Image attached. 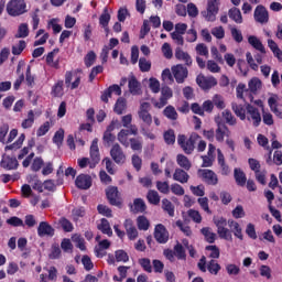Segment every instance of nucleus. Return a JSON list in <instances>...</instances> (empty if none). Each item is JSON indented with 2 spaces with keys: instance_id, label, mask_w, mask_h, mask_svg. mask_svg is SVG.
<instances>
[{
  "instance_id": "393cba45",
  "label": "nucleus",
  "mask_w": 282,
  "mask_h": 282,
  "mask_svg": "<svg viewBox=\"0 0 282 282\" xmlns=\"http://www.w3.org/2000/svg\"><path fill=\"white\" fill-rule=\"evenodd\" d=\"M97 229L108 237L113 236V230L111 228L110 221L107 218L100 219V224L97 225Z\"/></svg>"
},
{
  "instance_id": "69168bd1",
  "label": "nucleus",
  "mask_w": 282,
  "mask_h": 282,
  "mask_svg": "<svg viewBox=\"0 0 282 282\" xmlns=\"http://www.w3.org/2000/svg\"><path fill=\"white\" fill-rule=\"evenodd\" d=\"M230 33L231 37L236 43L240 44L241 42H243V34L241 33V30L234 26L230 29Z\"/></svg>"
},
{
  "instance_id": "864d4df0",
  "label": "nucleus",
  "mask_w": 282,
  "mask_h": 282,
  "mask_svg": "<svg viewBox=\"0 0 282 282\" xmlns=\"http://www.w3.org/2000/svg\"><path fill=\"white\" fill-rule=\"evenodd\" d=\"M97 59V54L95 53V51H89L85 57H84V63L85 66L87 68H90L91 66H94V64L96 63Z\"/></svg>"
},
{
  "instance_id": "680f3d73",
  "label": "nucleus",
  "mask_w": 282,
  "mask_h": 282,
  "mask_svg": "<svg viewBox=\"0 0 282 282\" xmlns=\"http://www.w3.org/2000/svg\"><path fill=\"white\" fill-rule=\"evenodd\" d=\"M205 250L210 251L209 258L212 259H219V256L221 254V252L219 251V247H217V245H208L206 246Z\"/></svg>"
},
{
  "instance_id": "8fccbe9b",
  "label": "nucleus",
  "mask_w": 282,
  "mask_h": 282,
  "mask_svg": "<svg viewBox=\"0 0 282 282\" xmlns=\"http://www.w3.org/2000/svg\"><path fill=\"white\" fill-rule=\"evenodd\" d=\"M45 165V162L42 156H35L33 159V162L31 164V171L34 173H37L42 170V167Z\"/></svg>"
},
{
  "instance_id": "aec40b11",
  "label": "nucleus",
  "mask_w": 282,
  "mask_h": 282,
  "mask_svg": "<svg viewBox=\"0 0 282 282\" xmlns=\"http://www.w3.org/2000/svg\"><path fill=\"white\" fill-rule=\"evenodd\" d=\"M0 166L7 171H14L19 167V161L17 158L7 155L1 159Z\"/></svg>"
},
{
  "instance_id": "39448f33",
  "label": "nucleus",
  "mask_w": 282,
  "mask_h": 282,
  "mask_svg": "<svg viewBox=\"0 0 282 282\" xmlns=\"http://www.w3.org/2000/svg\"><path fill=\"white\" fill-rule=\"evenodd\" d=\"M106 197L111 206L122 208L123 200L118 186H109L106 189Z\"/></svg>"
},
{
  "instance_id": "f03ea898",
  "label": "nucleus",
  "mask_w": 282,
  "mask_h": 282,
  "mask_svg": "<svg viewBox=\"0 0 282 282\" xmlns=\"http://www.w3.org/2000/svg\"><path fill=\"white\" fill-rule=\"evenodd\" d=\"M219 0H207L206 10L200 12V15L205 21L214 23L217 21V14H219Z\"/></svg>"
},
{
  "instance_id": "6e6552de",
  "label": "nucleus",
  "mask_w": 282,
  "mask_h": 282,
  "mask_svg": "<svg viewBox=\"0 0 282 282\" xmlns=\"http://www.w3.org/2000/svg\"><path fill=\"white\" fill-rule=\"evenodd\" d=\"M89 156H90L89 169H95L100 163V160H101L98 138H95L91 141Z\"/></svg>"
},
{
  "instance_id": "13d9d810",
  "label": "nucleus",
  "mask_w": 282,
  "mask_h": 282,
  "mask_svg": "<svg viewBox=\"0 0 282 282\" xmlns=\"http://www.w3.org/2000/svg\"><path fill=\"white\" fill-rule=\"evenodd\" d=\"M197 203L200 206V208L208 215H213V210L210 209V207L208 206V197L204 196V197H198L197 198Z\"/></svg>"
},
{
  "instance_id": "a18cd8bd",
  "label": "nucleus",
  "mask_w": 282,
  "mask_h": 282,
  "mask_svg": "<svg viewBox=\"0 0 282 282\" xmlns=\"http://www.w3.org/2000/svg\"><path fill=\"white\" fill-rule=\"evenodd\" d=\"M25 48H26V42L24 40H20L19 44L12 45L11 53L14 56H20Z\"/></svg>"
},
{
  "instance_id": "5fc2aeb1",
  "label": "nucleus",
  "mask_w": 282,
  "mask_h": 282,
  "mask_svg": "<svg viewBox=\"0 0 282 282\" xmlns=\"http://www.w3.org/2000/svg\"><path fill=\"white\" fill-rule=\"evenodd\" d=\"M152 68V62L148 61L145 57L139 58V69L141 73H149Z\"/></svg>"
},
{
  "instance_id": "a19ab883",
  "label": "nucleus",
  "mask_w": 282,
  "mask_h": 282,
  "mask_svg": "<svg viewBox=\"0 0 282 282\" xmlns=\"http://www.w3.org/2000/svg\"><path fill=\"white\" fill-rule=\"evenodd\" d=\"M111 21V15L109 13V10L108 8H105L104 9V12L101 13V15L99 17V24L106 29V31H109L108 30V26H109V23Z\"/></svg>"
},
{
  "instance_id": "bf43d9fd",
  "label": "nucleus",
  "mask_w": 282,
  "mask_h": 282,
  "mask_svg": "<svg viewBox=\"0 0 282 282\" xmlns=\"http://www.w3.org/2000/svg\"><path fill=\"white\" fill-rule=\"evenodd\" d=\"M139 264L145 272H148V273L153 272V267H152V262H151L150 258H140Z\"/></svg>"
},
{
  "instance_id": "de8ad7c7",
  "label": "nucleus",
  "mask_w": 282,
  "mask_h": 282,
  "mask_svg": "<svg viewBox=\"0 0 282 282\" xmlns=\"http://www.w3.org/2000/svg\"><path fill=\"white\" fill-rule=\"evenodd\" d=\"M164 141L167 145H174L176 142V134L174 129H169L163 134Z\"/></svg>"
},
{
  "instance_id": "dca6fc26",
  "label": "nucleus",
  "mask_w": 282,
  "mask_h": 282,
  "mask_svg": "<svg viewBox=\"0 0 282 282\" xmlns=\"http://www.w3.org/2000/svg\"><path fill=\"white\" fill-rule=\"evenodd\" d=\"M154 238L159 243H167L170 240L169 231L163 224H158L154 228Z\"/></svg>"
},
{
  "instance_id": "ddd939ff",
  "label": "nucleus",
  "mask_w": 282,
  "mask_h": 282,
  "mask_svg": "<svg viewBox=\"0 0 282 282\" xmlns=\"http://www.w3.org/2000/svg\"><path fill=\"white\" fill-rule=\"evenodd\" d=\"M253 19L257 23H260L262 25L268 24V22H270V13L263 4H259L254 9Z\"/></svg>"
},
{
  "instance_id": "4d7b16f0",
  "label": "nucleus",
  "mask_w": 282,
  "mask_h": 282,
  "mask_svg": "<svg viewBox=\"0 0 282 282\" xmlns=\"http://www.w3.org/2000/svg\"><path fill=\"white\" fill-rule=\"evenodd\" d=\"M223 118L226 120V123L231 127L237 124V118L229 109L223 111Z\"/></svg>"
},
{
  "instance_id": "4468645a",
  "label": "nucleus",
  "mask_w": 282,
  "mask_h": 282,
  "mask_svg": "<svg viewBox=\"0 0 282 282\" xmlns=\"http://www.w3.org/2000/svg\"><path fill=\"white\" fill-rule=\"evenodd\" d=\"M246 119L250 122L253 121V127L258 128L261 124V112L259 108L253 105L247 104V117Z\"/></svg>"
},
{
  "instance_id": "5701e85b",
  "label": "nucleus",
  "mask_w": 282,
  "mask_h": 282,
  "mask_svg": "<svg viewBox=\"0 0 282 282\" xmlns=\"http://www.w3.org/2000/svg\"><path fill=\"white\" fill-rule=\"evenodd\" d=\"M175 58L183 62L186 66L191 67L193 65V58L188 52H185L182 47H176Z\"/></svg>"
},
{
  "instance_id": "0eeeda50",
  "label": "nucleus",
  "mask_w": 282,
  "mask_h": 282,
  "mask_svg": "<svg viewBox=\"0 0 282 282\" xmlns=\"http://www.w3.org/2000/svg\"><path fill=\"white\" fill-rule=\"evenodd\" d=\"M78 73H82V69L77 68L75 70H66V73H65L66 88H69L70 90H76L79 88V86L82 84V76H77ZM74 77H75V80L73 82Z\"/></svg>"
},
{
  "instance_id": "4c0bfd02",
  "label": "nucleus",
  "mask_w": 282,
  "mask_h": 282,
  "mask_svg": "<svg viewBox=\"0 0 282 282\" xmlns=\"http://www.w3.org/2000/svg\"><path fill=\"white\" fill-rule=\"evenodd\" d=\"M147 199L151 205L158 206L161 203V196L158 191L149 189L147 194Z\"/></svg>"
},
{
  "instance_id": "a878e982",
  "label": "nucleus",
  "mask_w": 282,
  "mask_h": 282,
  "mask_svg": "<svg viewBox=\"0 0 282 282\" xmlns=\"http://www.w3.org/2000/svg\"><path fill=\"white\" fill-rule=\"evenodd\" d=\"M129 91L133 96L140 95L141 91V83L138 80L135 76H131L128 82Z\"/></svg>"
},
{
  "instance_id": "ea45409f",
  "label": "nucleus",
  "mask_w": 282,
  "mask_h": 282,
  "mask_svg": "<svg viewBox=\"0 0 282 282\" xmlns=\"http://www.w3.org/2000/svg\"><path fill=\"white\" fill-rule=\"evenodd\" d=\"M35 122V113L34 110H29L28 111V118H25L22 123L21 127L22 129L26 130V129H31L33 127Z\"/></svg>"
},
{
  "instance_id": "f8f14e48",
  "label": "nucleus",
  "mask_w": 282,
  "mask_h": 282,
  "mask_svg": "<svg viewBox=\"0 0 282 282\" xmlns=\"http://www.w3.org/2000/svg\"><path fill=\"white\" fill-rule=\"evenodd\" d=\"M172 73L177 84H184L189 75L188 68L183 64H177L173 66Z\"/></svg>"
},
{
  "instance_id": "e433bc0d",
  "label": "nucleus",
  "mask_w": 282,
  "mask_h": 282,
  "mask_svg": "<svg viewBox=\"0 0 282 282\" xmlns=\"http://www.w3.org/2000/svg\"><path fill=\"white\" fill-rule=\"evenodd\" d=\"M174 253L177 260H181V261L187 260L186 249L183 246V243H181L180 241H177V243L174 246Z\"/></svg>"
},
{
  "instance_id": "a211bd4d",
  "label": "nucleus",
  "mask_w": 282,
  "mask_h": 282,
  "mask_svg": "<svg viewBox=\"0 0 282 282\" xmlns=\"http://www.w3.org/2000/svg\"><path fill=\"white\" fill-rule=\"evenodd\" d=\"M226 137H230V129L228 128V126H226V123L218 122L217 129L215 131L216 141L223 143Z\"/></svg>"
},
{
  "instance_id": "412c9836",
  "label": "nucleus",
  "mask_w": 282,
  "mask_h": 282,
  "mask_svg": "<svg viewBox=\"0 0 282 282\" xmlns=\"http://www.w3.org/2000/svg\"><path fill=\"white\" fill-rule=\"evenodd\" d=\"M231 109L237 118H239L241 121H246V113H248V104H238V102H231Z\"/></svg>"
},
{
  "instance_id": "774afa93",
  "label": "nucleus",
  "mask_w": 282,
  "mask_h": 282,
  "mask_svg": "<svg viewBox=\"0 0 282 282\" xmlns=\"http://www.w3.org/2000/svg\"><path fill=\"white\" fill-rule=\"evenodd\" d=\"M261 87V79L254 77L249 82V90L254 94Z\"/></svg>"
},
{
  "instance_id": "9d476101",
  "label": "nucleus",
  "mask_w": 282,
  "mask_h": 282,
  "mask_svg": "<svg viewBox=\"0 0 282 282\" xmlns=\"http://www.w3.org/2000/svg\"><path fill=\"white\" fill-rule=\"evenodd\" d=\"M196 84L203 90H210L217 86V78L214 76H204L203 74H199L196 77Z\"/></svg>"
},
{
  "instance_id": "e2e57ef3",
  "label": "nucleus",
  "mask_w": 282,
  "mask_h": 282,
  "mask_svg": "<svg viewBox=\"0 0 282 282\" xmlns=\"http://www.w3.org/2000/svg\"><path fill=\"white\" fill-rule=\"evenodd\" d=\"M97 210H98V214L107 217V218H111L113 215H112V209L107 206V205H104V204H99L97 206Z\"/></svg>"
},
{
  "instance_id": "7c9ffc66",
  "label": "nucleus",
  "mask_w": 282,
  "mask_h": 282,
  "mask_svg": "<svg viewBox=\"0 0 282 282\" xmlns=\"http://www.w3.org/2000/svg\"><path fill=\"white\" fill-rule=\"evenodd\" d=\"M248 43L251 45L256 51H259L261 54H265V46H263V43L259 37L256 35H250L248 37Z\"/></svg>"
},
{
  "instance_id": "f3484780",
  "label": "nucleus",
  "mask_w": 282,
  "mask_h": 282,
  "mask_svg": "<svg viewBox=\"0 0 282 282\" xmlns=\"http://www.w3.org/2000/svg\"><path fill=\"white\" fill-rule=\"evenodd\" d=\"M129 208L132 214H143L147 212L148 205L143 198L138 197L133 199V204H129Z\"/></svg>"
},
{
  "instance_id": "3c124183",
  "label": "nucleus",
  "mask_w": 282,
  "mask_h": 282,
  "mask_svg": "<svg viewBox=\"0 0 282 282\" xmlns=\"http://www.w3.org/2000/svg\"><path fill=\"white\" fill-rule=\"evenodd\" d=\"M30 35L29 24L21 23L15 34V39H26Z\"/></svg>"
},
{
  "instance_id": "f704fd0d",
  "label": "nucleus",
  "mask_w": 282,
  "mask_h": 282,
  "mask_svg": "<svg viewBox=\"0 0 282 282\" xmlns=\"http://www.w3.org/2000/svg\"><path fill=\"white\" fill-rule=\"evenodd\" d=\"M51 95L55 98H59L64 96V80L59 79L57 80L51 90Z\"/></svg>"
},
{
  "instance_id": "473e14b6",
  "label": "nucleus",
  "mask_w": 282,
  "mask_h": 282,
  "mask_svg": "<svg viewBox=\"0 0 282 282\" xmlns=\"http://www.w3.org/2000/svg\"><path fill=\"white\" fill-rule=\"evenodd\" d=\"M200 234L204 236L206 242L213 245L217 240V234L214 232L210 227H203Z\"/></svg>"
},
{
  "instance_id": "49530a36",
  "label": "nucleus",
  "mask_w": 282,
  "mask_h": 282,
  "mask_svg": "<svg viewBox=\"0 0 282 282\" xmlns=\"http://www.w3.org/2000/svg\"><path fill=\"white\" fill-rule=\"evenodd\" d=\"M137 224H138V229L139 230L147 231V230L150 229V220L144 215L138 216Z\"/></svg>"
},
{
  "instance_id": "72a5a7b5",
  "label": "nucleus",
  "mask_w": 282,
  "mask_h": 282,
  "mask_svg": "<svg viewBox=\"0 0 282 282\" xmlns=\"http://www.w3.org/2000/svg\"><path fill=\"white\" fill-rule=\"evenodd\" d=\"M163 116L171 121H176L178 119V112L172 105H169L164 108Z\"/></svg>"
},
{
  "instance_id": "052dcab7",
  "label": "nucleus",
  "mask_w": 282,
  "mask_h": 282,
  "mask_svg": "<svg viewBox=\"0 0 282 282\" xmlns=\"http://www.w3.org/2000/svg\"><path fill=\"white\" fill-rule=\"evenodd\" d=\"M254 176H256V181L260 185L265 186V184H268V182L265 181V177L268 176V171L267 170H260V171L256 172Z\"/></svg>"
},
{
  "instance_id": "1a4fd4ad",
  "label": "nucleus",
  "mask_w": 282,
  "mask_h": 282,
  "mask_svg": "<svg viewBox=\"0 0 282 282\" xmlns=\"http://www.w3.org/2000/svg\"><path fill=\"white\" fill-rule=\"evenodd\" d=\"M174 96L173 89L165 85L161 87V97H160V101H155L154 102V107L158 109H162L165 106H167L169 100L172 99Z\"/></svg>"
},
{
  "instance_id": "bb28decb",
  "label": "nucleus",
  "mask_w": 282,
  "mask_h": 282,
  "mask_svg": "<svg viewBox=\"0 0 282 282\" xmlns=\"http://www.w3.org/2000/svg\"><path fill=\"white\" fill-rule=\"evenodd\" d=\"M228 226L231 229V231L234 232V236L242 241V239H243V229L241 228V225H239V223H237L234 219H229L228 220Z\"/></svg>"
},
{
  "instance_id": "c756f323",
  "label": "nucleus",
  "mask_w": 282,
  "mask_h": 282,
  "mask_svg": "<svg viewBox=\"0 0 282 282\" xmlns=\"http://www.w3.org/2000/svg\"><path fill=\"white\" fill-rule=\"evenodd\" d=\"M176 163L181 169H184L185 171H191L193 166L192 161L188 159V156L182 153L176 155Z\"/></svg>"
},
{
  "instance_id": "cd10ccee",
  "label": "nucleus",
  "mask_w": 282,
  "mask_h": 282,
  "mask_svg": "<svg viewBox=\"0 0 282 282\" xmlns=\"http://www.w3.org/2000/svg\"><path fill=\"white\" fill-rule=\"evenodd\" d=\"M234 178L236 181V184L240 187H243L246 183L248 182V177L246 176V172L243 170L236 167L234 171Z\"/></svg>"
},
{
  "instance_id": "f257e3e1",
  "label": "nucleus",
  "mask_w": 282,
  "mask_h": 282,
  "mask_svg": "<svg viewBox=\"0 0 282 282\" xmlns=\"http://www.w3.org/2000/svg\"><path fill=\"white\" fill-rule=\"evenodd\" d=\"M202 137L197 132H193L188 138L185 134H178L177 144L183 152L187 155H192L196 149V143Z\"/></svg>"
},
{
  "instance_id": "79ce46f5",
  "label": "nucleus",
  "mask_w": 282,
  "mask_h": 282,
  "mask_svg": "<svg viewBox=\"0 0 282 282\" xmlns=\"http://www.w3.org/2000/svg\"><path fill=\"white\" fill-rule=\"evenodd\" d=\"M58 225L62 227L64 232H73L74 224L67 217H61L58 219Z\"/></svg>"
},
{
  "instance_id": "58836bf2",
  "label": "nucleus",
  "mask_w": 282,
  "mask_h": 282,
  "mask_svg": "<svg viewBox=\"0 0 282 282\" xmlns=\"http://www.w3.org/2000/svg\"><path fill=\"white\" fill-rule=\"evenodd\" d=\"M162 209L169 214L170 217H175V205L169 199H162Z\"/></svg>"
},
{
  "instance_id": "c9c22d12",
  "label": "nucleus",
  "mask_w": 282,
  "mask_h": 282,
  "mask_svg": "<svg viewBox=\"0 0 282 282\" xmlns=\"http://www.w3.org/2000/svg\"><path fill=\"white\" fill-rule=\"evenodd\" d=\"M129 135H130V130H128V129H121L117 134L118 141L124 148L130 147Z\"/></svg>"
},
{
  "instance_id": "423d86ee",
  "label": "nucleus",
  "mask_w": 282,
  "mask_h": 282,
  "mask_svg": "<svg viewBox=\"0 0 282 282\" xmlns=\"http://www.w3.org/2000/svg\"><path fill=\"white\" fill-rule=\"evenodd\" d=\"M198 176L208 186H217L219 184V176L210 169H199Z\"/></svg>"
},
{
  "instance_id": "603ef678",
  "label": "nucleus",
  "mask_w": 282,
  "mask_h": 282,
  "mask_svg": "<svg viewBox=\"0 0 282 282\" xmlns=\"http://www.w3.org/2000/svg\"><path fill=\"white\" fill-rule=\"evenodd\" d=\"M207 270L210 274L217 275L221 270V264H219L217 260H209V262L207 263Z\"/></svg>"
},
{
  "instance_id": "b1692460",
  "label": "nucleus",
  "mask_w": 282,
  "mask_h": 282,
  "mask_svg": "<svg viewBox=\"0 0 282 282\" xmlns=\"http://www.w3.org/2000/svg\"><path fill=\"white\" fill-rule=\"evenodd\" d=\"M191 175L184 169L176 167L173 173V180L181 184H187L189 182Z\"/></svg>"
},
{
  "instance_id": "09e8293b",
  "label": "nucleus",
  "mask_w": 282,
  "mask_h": 282,
  "mask_svg": "<svg viewBox=\"0 0 282 282\" xmlns=\"http://www.w3.org/2000/svg\"><path fill=\"white\" fill-rule=\"evenodd\" d=\"M129 145L134 152H142L143 150V142L139 138H130Z\"/></svg>"
},
{
  "instance_id": "c03bdc74",
  "label": "nucleus",
  "mask_w": 282,
  "mask_h": 282,
  "mask_svg": "<svg viewBox=\"0 0 282 282\" xmlns=\"http://www.w3.org/2000/svg\"><path fill=\"white\" fill-rule=\"evenodd\" d=\"M139 119L147 126L151 127L153 124V116L150 111H138Z\"/></svg>"
},
{
  "instance_id": "2eb2a0df",
  "label": "nucleus",
  "mask_w": 282,
  "mask_h": 282,
  "mask_svg": "<svg viewBox=\"0 0 282 282\" xmlns=\"http://www.w3.org/2000/svg\"><path fill=\"white\" fill-rule=\"evenodd\" d=\"M75 186L82 191H88L93 186V177L89 174H79L76 176Z\"/></svg>"
},
{
  "instance_id": "37998d69",
  "label": "nucleus",
  "mask_w": 282,
  "mask_h": 282,
  "mask_svg": "<svg viewBox=\"0 0 282 282\" xmlns=\"http://www.w3.org/2000/svg\"><path fill=\"white\" fill-rule=\"evenodd\" d=\"M115 259L117 262L128 263L130 261V256L126 250L118 249L115 251Z\"/></svg>"
},
{
  "instance_id": "20e7f679",
  "label": "nucleus",
  "mask_w": 282,
  "mask_h": 282,
  "mask_svg": "<svg viewBox=\"0 0 282 282\" xmlns=\"http://www.w3.org/2000/svg\"><path fill=\"white\" fill-rule=\"evenodd\" d=\"M214 224L217 227V234L220 239L232 241V231L226 228L228 220L225 217L214 218Z\"/></svg>"
},
{
  "instance_id": "6ab92c4d",
  "label": "nucleus",
  "mask_w": 282,
  "mask_h": 282,
  "mask_svg": "<svg viewBox=\"0 0 282 282\" xmlns=\"http://www.w3.org/2000/svg\"><path fill=\"white\" fill-rule=\"evenodd\" d=\"M39 237H54L55 228L48 221H41L37 227Z\"/></svg>"
},
{
  "instance_id": "c85d7f7f",
  "label": "nucleus",
  "mask_w": 282,
  "mask_h": 282,
  "mask_svg": "<svg viewBox=\"0 0 282 282\" xmlns=\"http://www.w3.org/2000/svg\"><path fill=\"white\" fill-rule=\"evenodd\" d=\"M228 17L236 24H242L243 23V17L241 15V10L237 7H232V8L229 9Z\"/></svg>"
},
{
  "instance_id": "7ed1b4c3",
  "label": "nucleus",
  "mask_w": 282,
  "mask_h": 282,
  "mask_svg": "<svg viewBox=\"0 0 282 282\" xmlns=\"http://www.w3.org/2000/svg\"><path fill=\"white\" fill-rule=\"evenodd\" d=\"M7 13L12 18L21 17L28 12L25 0H10L7 3Z\"/></svg>"
},
{
  "instance_id": "2f4dec72",
  "label": "nucleus",
  "mask_w": 282,
  "mask_h": 282,
  "mask_svg": "<svg viewBox=\"0 0 282 282\" xmlns=\"http://www.w3.org/2000/svg\"><path fill=\"white\" fill-rule=\"evenodd\" d=\"M127 99L124 97H119L113 106V112L118 116H121L127 110Z\"/></svg>"
},
{
  "instance_id": "0e129e2a",
  "label": "nucleus",
  "mask_w": 282,
  "mask_h": 282,
  "mask_svg": "<svg viewBox=\"0 0 282 282\" xmlns=\"http://www.w3.org/2000/svg\"><path fill=\"white\" fill-rule=\"evenodd\" d=\"M237 67L240 72V74H242L243 77L248 76V72H250V69L248 68V64L246 63V59L239 58L237 61Z\"/></svg>"
},
{
  "instance_id": "338daca9",
  "label": "nucleus",
  "mask_w": 282,
  "mask_h": 282,
  "mask_svg": "<svg viewBox=\"0 0 282 282\" xmlns=\"http://www.w3.org/2000/svg\"><path fill=\"white\" fill-rule=\"evenodd\" d=\"M248 164H249L250 170L253 173H257V172L261 171V162H259V160H257L254 158H249L248 159Z\"/></svg>"
},
{
  "instance_id": "9b49d317",
  "label": "nucleus",
  "mask_w": 282,
  "mask_h": 282,
  "mask_svg": "<svg viewBox=\"0 0 282 282\" xmlns=\"http://www.w3.org/2000/svg\"><path fill=\"white\" fill-rule=\"evenodd\" d=\"M110 156L116 164H124L127 161V155L119 143L112 144L110 149Z\"/></svg>"
},
{
  "instance_id": "6e6d98bb",
  "label": "nucleus",
  "mask_w": 282,
  "mask_h": 282,
  "mask_svg": "<svg viewBox=\"0 0 282 282\" xmlns=\"http://www.w3.org/2000/svg\"><path fill=\"white\" fill-rule=\"evenodd\" d=\"M156 189L164 195H169L171 193V186L167 181H156Z\"/></svg>"
},
{
  "instance_id": "4be33fe9",
  "label": "nucleus",
  "mask_w": 282,
  "mask_h": 282,
  "mask_svg": "<svg viewBox=\"0 0 282 282\" xmlns=\"http://www.w3.org/2000/svg\"><path fill=\"white\" fill-rule=\"evenodd\" d=\"M123 226L129 240H135L139 237V230L132 219H126Z\"/></svg>"
}]
</instances>
